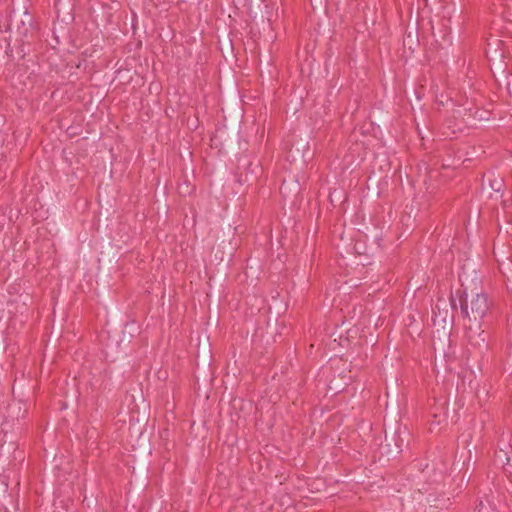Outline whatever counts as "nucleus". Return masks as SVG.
Listing matches in <instances>:
<instances>
[{
	"label": "nucleus",
	"mask_w": 512,
	"mask_h": 512,
	"mask_svg": "<svg viewBox=\"0 0 512 512\" xmlns=\"http://www.w3.org/2000/svg\"><path fill=\"white\" fill-rule=\"evenodd\" d=\"M489 309L487 296L483 293L476 294L468 303H462L461 312L468 322L482 321Z\"/></svg>",
	"instance_id": "1"
},
{
	"label": "nucleus",
	"mask_w": 512,
	"mask_h": 512,
	"mask_svg": "<svg viewBox=\"0 0 512 512\" xmlns=\"http://www.w3.org/2000/svg\"><path fill=\"white\" fill-rule=\"evenodd\" d=\"M465 341L473 349L486 347V337L480 321L465 323Z\"/></svg>",
	"instance_id": "2"
}]
</instances>
